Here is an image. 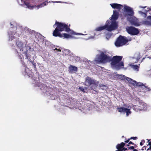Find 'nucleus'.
Masks as SVG:
<instances>
[{
  "mask_svg": "<svg viewBox=\"0 0 151 151\" xmlns=\"http://www.w3.org/2000/svg\"><path fill=\"white\" fill-rule=\"evenodd\" d=\"M134 59V63H137L138 62V59H136V58H135V59Z\"/></svg>",
  "mask_w": 151,
  "mask_h": 151,
  "instance_id": "33",
  "label": "nucleus"
},
{
  "mask_svg": "<svg viewBox=\"0 0 151 151\" xmlns=\"http://www.w3.org/2000/svg\"><path fill=\"white\" fill-rule=\"evenodd\" d=\"M134 106L133 104H124L122 106L118 108V112L123 114H125L127 117L128 116L132 114L131 109H133Z\"/></svg>",
  "mask_w": 151,
  "mask_h": 151,
  "instance_id": "6",
  "label": "nucleus"
},
{
  "mask_svg": "<svg viewBox=\"0 0 151 151\" xmlns=\"http://www.w3.org/2000/svg\"><path fill=\"white\" fill-rule=\"evenodd\" d=\"M137 83H140L142 84V85L140 86H139L137 85V84H134V86H142V88L145 89V90L146 91H149L150 90V88L147 87V86H146V84H143L141 82H137Z\"/></svg>",
  "mask_w": 151,
  "mask_h": 151,
  "instance_id": "16",
  "label": "nucleus"
},
{
  "mask_svg": "<svg viewBox=\"0 0 151 151\" xmlns=\"http://www.w3.org/2000/svg\"><path fill=\"white\" fill-rule=\"evenodd\" d=\"M147 140L148 145H150V146H151V139L149 140L147 139Z\"/></svg>",
  "mask_w": 151,
  "mask_h": 151,
  "instance_id": "28",
  "label": "nucleus"
},
{
  "mask_svg": "<svg viewBox=\"0 0 151 151\" xmlns=\"http://www.w3.org/2000/svg\"><path fill=\"white\" fill-rule=\"evenodd\" d=\"M146 149V147H144L142 149V150H144V149Z\"/></svg>",
  "mask_w": 151,
  "mask_h": 151,
  "instance_id": "39",
  "label": "nucleus"
},
{
  "mask_svg": "<svg viewBox=\"0 0 151 151\" xmlns=\"http://www.w3.org/2000/svg\"><path fill=\"white\" fill-rule=\"evenodd\" d=\"M137 139V137H131L130 139H133L134 140H136V139Z\"/></svg>",
  "mask_w": 151,
  "mask_h": 151,
  "instance_id": "34",
  "label": "nucleus"
},
{
  "mask_svg": "<svg viewBox=\"0 0 151 151\" xmlns=\"http://www.w3.org/2000/svg\"><path fill=\"white\" fill-rule=\"evenodd\" d=\"M133 151H138L136 149H134Z\"/></svg>",
  "mask_w": 151,
  "mask_h": 151,
  "instance_id": "44",
  "label": "nucleus"
},
{
  "mask_svg": "<svg viewBox=\"0 0 151 151\" xmlns=\"http://www.w3.org/2000/svg\"><path fill=\"white\" fill-rule=\"evenodd\" d=\"M126 29L127 33L131 35H136L139 33L138 30L133 27L128 26L126 28Z\"/></svg>",
  "mask_w": 151,
  "mask_h": 151,
  "instance_id": "10",
  "label": "nucleus"
},
{
  "mask_svg": "<svg viewBox=\"0 0 151 151\" xmlns=\"http://www.w3.org/2000/svg\"><path fill=\"white\" fill-rule=\"evenodd\" d=\"M119 13L116 10L113 11V14L110 19L106 21L104 26L98 27L96 28L95 30L96 31H101L106 29L108 31V33L105 32L106 34V38L107 40L111 36L110 32L116 29L118 27L117 22L116 20L118 19Z\"/></svg>",
  "mask_w": 151,
  "mask_h": 151,
  "instance_id": "3",
  "label": "nucleus"
},
{
  "mask_svg": "<svg viewBox=\"0 0 151 151\" xmlns=\"http://www.w3.org/2000/svg\"><path fill=\"white\" fill-rule=\"evenodd\" d=\"M130 139H129L128 140H127L125 141H124V142H126V143H127V142H128L129 141V140H130Z\"/></svg>",
  "mask_w": 151,
  "mask_h": 151,
  "instance_id": "40",
  "label": "nucleus"
},
{
  "mask_svg": "<svg viewBox=\"0 0 151 151\" xmlns=\"http://www.w3.org/2000/svg\"><path fill=\"white\" fill-rule=\"evenodd\" d=\"M94 38V36H91L89 35L88 37V38H86L85 39L86 40H87L90 39H93Z\"/></svg>",
  "mask_w": 151,
  "mask_h": 151,
  "instance_id": "26",
  "label": "nucleus"
},
{
  "mask_svg": "<svg viewBox=\"0 0 151 151\" xmlns=\"http://www.w3.org/2000/svg\"><path fill=\"white\" fill-rule=\"evenodd\" d=\"M85 81L86 85L88 86L92 84H94L95 86L98 85V82L97 81L88 77L85 78Z\"/></svg>",
  "mask_w": 151,
  "mask_h": 151,
  "instance_id": "12",
  "label": "nucleus"
},
{
  "mask_svg": "<svg viewBox=\"0 0 151 151\" xmlns=\"http://www.w3.org/2000/svg\"><path fill=\"white\" fill-rule=\"evenodd\" d=\"M144 23L147 25H151V16L147 17V19L144 21Z\"/></svg>",
  "mask_w": 151,
  "mask_h": 151,
  "instance_id": "21",
  "label": "nucleus"
},
{
  "mask_svg": "<svg viewBox=\"0 0 151 151\" xmlns=\"http://www.w3.org/2000/svg\"><path fill=\"white\" fill-rule=\"evenodd\" d=\"M139 7L140 8H146L147 9H145V10L146 11L147 16L148 17V16H150V15H151V8H148L145 6H139Z\"/></svg>",
  "mask_w": 151,
  "mask_h": 151,
  "instance_id": "18",
  "label": "nucleus"
},
{
  "mask_svg": "<svg viewBox=\"0 0 151 151\" xmlns=\"http://www.w3.org/2000/svg\"><path fill=\"white\" fill-rule=\"evenodd\" d=\"M35 83H36L35 84H36L41 89H46L47 87L45 86V85H42V84H40V83L38 84L37 82V83H36V82H35Z\"/></svg>",
  "mask_w": 151,
  "mask_h": 151,
  "instance_id": "23",
  "label": "nucleus"
},
{
  "mask_svg": "<svg viewBox=\"0 0 151 151\" xmlns=\"http://www.w3.org/2000/svg\"><path fill=\"white\" fill-rule=\"evenodd\" d=\"M24 72H23V74L24 75H27L29 77H32L33 75V73L31 70H30L29 68H25Z\"/></svg>",
  "mask_w": 151,
  "mask_h": 151,
  "instance_id": "14",
  "label": "nucleus"
},
{
  "mask_svg": "<svg viewBox=\"0 0 151 151\" xmlns=\"http://www.w3.org/2000/svg\"><path fill=\"white\" fill-rule=\"evenodd\" d=\"M19 3L20 5H23L24 6H26V7H25L26 8L30 10H32L34 9H39L46 5L48 3V2H45L37 6L36 5H31L30 3L27 2L26 0H21V2H19Z\"/></svg>",
  "mask_w": 151,
  "mask_h": 151,
  "instance_id": "7",
  "label": "nucleus"
},
{
  "mask_svg": "<svg viewBox=\"0 0 151 151\" xmlns=\"http://www.w3.org/2000/svg\"><path fill=\"white\" fill-rule=\"evenodd\" d=\"M24 30L26 31H27L28 32H29L30 31V29L27 28V27H25L24 28Z\"/></svg>",
  "mask_w": 151,
  "mask_h": 151,
  "instance_id": "31",
  "label": "nucleus"
},
{
  "mask_svg": "<svg viewBox=\"0 0 151 151\" xmlns=\"http://www.w3.org/2000/svg\"><path fill=\"white\" fill-rule=\"evenodd\" d=\"M119 78L122 80H126L128 82L134 86V84H137V85L140 86L142 84L140 83H137V82L133 80L131 78L125 76L124 75H121L119 76Z\"/></svg>",
  "mask_w": 151,
  "mask_h": 151,
  "instance_id": "11",
  "label": "nucleus"
},
{
  "mask_svg": "<svg viewBox=\"0 0 151 151\" xmlns=\"http://www.w3.org/2000/svg\"><path fill=\"white\" fill-rule=\"evenodd\" d=\"M85 64L87 66H89V65H90L91 63V61H89L88 60H86V61H85Z\"/></svg>",
  "mask_w": 151,
  "mask_h": 151,
  "instance_id": "25",
  "label": "nucleus"
},
{
  "mask_svg": "<svg viewBox=\"0 0 151 151\" xmlns=\"http://www.w3.org/2000/svg\"><path fill=\"white\" fill-rule=\"evenodd\" d=\"M109 52L107 50L101 51L99 54L97 55L95 61L98 63H105L111 61V66L114 69H119L124 66L123 62H121L122 58L121 56H116L112 58L109 55Z\"/></svg>",
  "mask_w": 151,
  "mask_h": 151,
  "instance_id": "2",
  "label": "nucleus"
},
{
  "mask_svg": "<svg viewBox=\"0 0 151 151\" xmlns=\"http://www.w3.org/2000/svg\"><path fill=\"white\" fill-rule=\"evenodd\" d=\"M22 29L21 27H14L13 29H10L8 33L9 43L12 46L16 43L17 48V52L19 58L21 61L24 59H27L29 61L32 63L35 68L36 63L33 62L30 58L32 54V50L27 45L26 42L23 43L18 40V37L22 33Z\"/></svg>",
  "mask_w": 151,
  "mask_h": 151,
  "instance_id": "1",
  "label": "nucleus"
},
{
  "mask_svg": "<svg viewBox=\"0 0 151 151\" xmlns=\"http://www.w3.org/2000/svg\"><path fill=\"white\" fill-rule=\"evenodd\" d=\"M65 54L68 55H71L72 53H71V52H70V51L69 50H65Z\"/></svg>",
  "mask_w": 151,
  "mask_h": 151,
  "instance_id": "24",
  "label": "nucleus"
},
{
  "mask_svg": "<svg viewBox=\"0 0 151 151\" xmlns=\"http://www.w3.org/2000/svg\"><path fill=\"white\" fill-rule=\"evenodd\" d=\"M133 109L136 111H140L142 110H145L147 107V105L146 103L143 102L142 101H139L137 106L134 105Z\"/></svg>",
  "mask_w": 151,
  "mask_h": 151,
  "instance_id": "9",
  "label": "nucleus"
},
{
  "mask_svg": "<svg viewBox=\"0 0 151 151\" xmlns=\"http://www.w3.org/2000/svg\"><path fill=\"white\" fill-rule=\"evenodd\" d=\"M12 24H11V26H12Z\"/></svg>",
  "mask_w": 151,
  "mask_h": 151,
  "instance_id": "47",
  "label": "nucleus"
},
{
  "mask_svg": "<svg viewBox=\"0 0 151 151\" xmlns=\"http://www.w3.org/2000/svg\"><path fill=\"white\" fill-rule=\"evenodd\" d=\"M129 65L134 71L137 72L138 71L140 65L139 64V65H135L132 64H129Z\"/></svg>",
  "mask_w": 151,
  "mask_h": 151,
  "instance_id": "19",
  "label": "nucleus"
},
{
  "mask_svg": "<svg viewBox=\"0 0 151 151\" xmlns=\"http://www.w3.org/2000/svg\"><path fill=\"white\" fill-rule=\"evenodd\" d=\"M79 89L81 91L84 92V89L83 87H80L79 88Z\"/></svg>",
  "mask_w": 151,
  "mask_h": 151,
  "instance_id": "32",
  "label": "nucleus"
},
{
  "mask_svg": "<svg viewBox=\"0 0 151 151\" xmlns=\"http://www.w3.org/2000/svg\"><path fill=\"white\" fill-rule=\"evenodd\" d=\"M149 48V49H151V47H150Z\"/></svg>",
  "mask_w": 151,
  "mask_h": 151,
  "instance_id": "45",
  "label": "nucleus"
},
{
  "mask_svg": "<svg viewBox=\"0 0 151 151\" xmlns=\"http://www.w3.org/2000/svg\"><path fill=\"white\" fill-rule=\"evenodd\" d=\"M69 68V72L71 73H74L77 71V68L74 66L70 65Z\"/></svg>",
  "mask_w": 151,
  "mask_h": 151,
  "instance_id": "17",
  "label": "nucleus"
},
{
  "mask_svg": "<svg viewBox=\"0 0 151 151\" xmlns=\"http://www.w3.org/2000/svg\"><path fill=\"white\" fill-rule=\"evenodd\" d=\"M145 142L144 140H142L141 142H140V145L142 146L143 145V142Z\"/></svg>",
  "mask_w": 151,
  "mask_h": 151,
  "instance_id": "30",
  "label": "nucleus"
},
{
  "mask_svg": "<svg viewBox=\"0 0 151 151\" xmlns=\"http://www.w3.org/2000/svg\"><path fill=\"white\" fill-rule=\"evenodd\" d=\"M123 148V149H122V150L126 151V150H128V149L127 148H125L124 147Z\"/></svg>",
  "mask_w": 151,
  "mask_h": 151,
  "instance_id": "36",
  "label": "nucleus"
},
{
  "mask_svg": "<svg viewBox=\"0 0 151 151\" xmlns=\"http://www.w3.org/2000/svg\"><path fill=\"white\" fill-rule=\"evenodd\" d=\"M147 58H148L150 59H151V57H147Z\"/></svg>",
  "mask_w": 151,
  "mask_h": 151,
  "instance_id": "43",
  "label": "nucleus"
},
{
  "mask_svg": "<svg viewBox=\"0 0 151 151\" xmlns=\"http://www.w3.org/2000/svg\"><path fill=\"white\" fill-rule=\"evenodd\" d=\"M129 149H131L133 150L134 149V147L133 146H132L129 148Z\"/></svg>",
  "mask_w": 151,
  "mask_h": 151,
  "instance_id": "37",
  "label": "nucleus"
},
{
  "mask_svg": "<svg viewBox=\"0 0 151 151\" xmlns=\"http://www.w3.org/2000/svg\"><path fill=\"white\" fill-rule=\"evenodd\" d=\"M57 36H59L60 37L63 38H72L73 37L70 35L68 34L63 33L61 34L60 33L59 34H58Z\"/></svg>",
  "mask_w": 151,
  "mask_h": 151,
  "instance_id": "15",
  "label": "nucleus"
},
{
  "mask_svg": "<svg viewBox=\"0 0 151 151\" xmlns=\"http://www.w3.org/2000/svg\"><path fill=\"white\" fill-rule=\"evenodd\" d=\"M130 144H132L133 145H134V143H133L132 142H130L127 145V146H129V145Z\"/></svg>",
  "mask_w": 151,
  "mask_h": 151,
  "instance_id": "35",
  "label": "nucleus"
},
{
  "mask_svg": "<svg viewBox=\"0 0 151 151\" xmlns=\"http://www.w3.org/2000/svg\"><path fill=\"white\" fill-rule=\"evenodd\" d=\"M123 12L121 14L122 19L126 18L132 25L136 26L137 24V19L134 16V12L132 8L126 5H124Z\"/></svg>",
  "mask_w": 151,
  "mask_h": 151,
  "instance_id": "4",
  "label": "nucleus"
},
{
  "mask_svg": "<svg viewBox=\"0 0 151 151\" xmlns=\"http://www.w3.org/2000/svg\"><path fill=\"white\" fill-rule=\"evenodd\" d=\"M56 26V27L53 33V35L55 37L57 36L58 34H59L60 33L59 32L63 31H65L67 32H70V33L71 34L75 35H86V34L84 35L82 33H76L73 31H71L69 27V26L64 23L56 22L55 24L53 25L54 27H55Z\"/></svg>",
  "mask_w": 151,
  "mask_h": 151,
  "instance_id": "5",
  "label": "nucleus"
},
{
  "mask_svg": "<svg viewBox=\"0 0 151 151\" xmlns=\"http://www.w3.org/2000/svg\"><path fill=\"white\" fill-rule=\"evenodd\" d=\"M56 49L57 50V51H60V52L61 51V50L59 49H57V48H56Z\"/></svg>",
  "mask_w": 151,
  "mask_h": 151,
  "instance_id": "41",
  "label": "nucleus"
},
{
  "mask_svg": "<svg viewBox=\"0 0 151 151\" xmlns=\"http://www.w3.org/2000/svg\"><path fill=\"white\" fill-rule=\"evenodd\" d=\"M138 13L142 17H145L147 16L146 11L145 10H143V12L138 11Z\"/></svg>",
  "mask_w": 151,
  "mask_h": 151,
  "instance_id": "22",
  "label": "nucleus"
},
{
  "mask_svg": "<svg viewBox=\"0 0 151 151\" xmlns=\"http://www.w3.org/2000/svg\"><path fill=\"white\" fill-rule=\"evenodd\" d=\"M100 87L101 89H105L107 88V86L103 85H101L100 86Z\"/></svg>",
  "mask_w": 151,
  "mask_h": 151,
  "instance_id": "27",
  "label": "nucleus"
},
{
  "mask_svg": "<svg viewBox=\"0 0 151 151\" xmlns=\"http://www.w3.org/2000/svg\"><path fill=\"white\" fill-rule=\"evenodd\" d=\"M131 40V38L128 39L126 37L120 36L117 38L115 44L116 47H119L125 45L128 41H130Z\"/></svg>",
  "mask_w": 151,
  "mask_h": 151,
  "instance_id": "8",
  "label": "nucleus"
},
{
  "mask_svg": "<svg viewBox=\"0 0 151 151\" xmlns=\"http://www.w3.org/2000/svg\"><path fill=\"white\" fill-rule=\"evenodd\" d=\"M57 2V3H66L67 4H72V3H70L69 2H61V1H58V2Z\"/></svg>",
  "mask_w": 151,
  "mask_h": 151,
  "instance_id": "29",
  "label": "nucleus"
},
{
  "mask_svg": "<svg viewBox=\"0 0 151 151\" xmlns=\"http://www.w3.org/2000/svg\"><path fill=\"white\" fill-rule=\"evenodd\" d=\"M34 1H35V3H38V1H36L35 0Z\"/></svg>",
  "mask_w": 151,
  "mask_h": 151,
  "instance_id": "42",
  "label": "nucleus"
},
{
  "mask_svg": "<svg viewBox=\"0 0 151 151\" xmlns=\"http://www.w3.org/2000/svg\"><path fill=\"white\" fill-rule=\"evenodd\" d=\"M151 150V146H150L149 147V148H148L147 150L148 151V150Z\"/></svg>",
  "mask_w": 151,
  "mask_h": 151,
  "instance_id": "38",
  "label": "nucleus"
},
{
  "mask_svg": "<svg viewBox=\"0 0 151 151\" xmlns=\"http://www.w3.org/2000/svg\"><path fill=\"white\" fill-rule=\"evenodd\" d=\"M110 5L113 8L118 9L119 10H120L123 7L122 5L116 3L111 4Z\"/></svg>",
  "mask_w": 151,
  "mask_h": 151,
  "instance_id": "13",
  "label": "nucleus"
},
{
  "mask_svg": "<svg viewBox=\"0 0 151 151\" xmlns=\"http://www.w3.org/2000/svg\"><path fill=\"white\" fill-rule=\"evenodd\" d=\"M147 48H147H146V49H147V50L148 49Z\"/></svg>",
  "mask_w": 151,
  "mask_h": 151,
  "instance_id": "46",
  "label": "nucleus"
},
{
  "mask_svg": "<svg viewBox=\"0 0 151 151\" xmlns=\"http://www.w3.org/2000/svg\"><path fill=\"white\" fill-rule=\"evenodd\" d=\"M125 143L124 142H122L120 144H118L116 146V148L118 150L120 151H122V149L124 147L125 145Z\"/></svg>",
  "mask_w": 151,
  "mask_h": 151,
  "instance_id": "20",
  "label": "nucleus"
}]
</instances>
